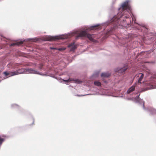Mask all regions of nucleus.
Segmentation results:
<instances>
[{
    "mask_svg": "<svg viewBox=\"0 0 156 156\" xmlns=\"http://www.w3.org/2000/svg\"><path fill=\"white\" fill-rule=\"evenodd\" d=\"M119 10L120 12H122L121 13L118 12L117 16H115L112 19V22L114 23L117 27L119 26L120 25L122 27H125L127 23L125 22V20L122 19V18H128L129 17V16L124 14V11H126L129 12L131 11V7L128 2L126 1L123 3Z\"/></svg>",
    "mask_w": 156,
    "mask_h": 156,
    "instance_id": "nucleus-1",
    "label": "nucleus"
},
{
    "mask_svg": "<svg viewBox=\"0 0 156 156\" xmlns=\"http://www.w3.org/2000/svg\"><path fill=\"white\" fill-rule=\"evenodd\" d=\"M93 34H88L86 31H82L78 34L76 38H78L79 37H87L90 41L95 42L96 40L93 38Z\"/></svg>",
    "mask_w": 156,
    "mask_h": 156,
    "instance_id": "nucleus-2",
    "label": "nucleus"
},
{
    "mask_svg": "<svg viewBox=\"0 0 156 156\" xmlns=\"http://www.w3.org/2000/svg\"><path fill=\"white\" fill-rule=\"evenodd\" d=\"M24 71V70H23V69H19L18 70H16L15 71L10 72L9 73H8L5 72H4V73L6 76H10L22 73H23Z\"/></svg>",
    "mask_w": 156,
    "mask_h": 156,
    "instance_id": "nucleus-3",
    "label": "nucleus"
},
{
    "mask_svg": "<svg viewBox=\"0 0 156 156\" xmlns=\"http://www.w3.org/2000/svg\"><path fill=\"white\" fill-rule=\"evenodd\" d=\"M62 37L58 36L52 37L51 36H46L44 40L47 41H51L55 40L56 39H63Z\"/></svg>",
    "mask_w": 156,
    "mask_h": 156,
    "instance_id": "nucleus-4",
    "label": "nucleus"
},
{
    "mask_svg": "<svg viewBox=\"0 0 156 156\" xmlns=\"http://www.w3.org/2000/svg\"><path fill=\"white\" fill-rule=\"evenodd\" d=\"M127 69V66H124L122 68H117L115 70L116 72H118L119 73H122L125 72Z\"/></svg>",
    "mask_w": 156,
    "mask_h": 156,
    "instance_id": "nucleus-5",
    "label": "nucleus"
},
{
    "mask_svg": "<svg viewBox=\"0 0 156 156\" xmlns=\"http://www.w3.org/2000/svg\"><path fill=\"white\" fill-rule=\"evenodd\" d=\"M68 47L70 48V51H73L77 48V46L75 44L74 42L70 44Z\"/></svg>",
    "mask_w": 156,
    "mask_h": 156,
    "instance_id": "nucleus-6",
    "label": "nucleus"
},
{
    "mask_svg": "<svg viewBox=\"0 0 156 156\" xmlns=\"http://www.w3.org/2000/svg\"><path fill=\"white\" fill-rule=\"evenodd\" d=\"M26 72L30 73H37V71L32 69H26Z\"/></svg>",
    "mask_w": 156,
    "mask_h": 156,
    "instance_id": "nucleus-7",
    "label": "nucleus"
},
{
    "mask_svg": "<svg viewBox=\"0 0 156 156\" xmlns=\"http://www.w3.org/2000/svg\"><path fill=\"white\" fill-rule=\"evenodd\" d=\"M135 86L134 85L132 87H130L129 89L127 91V93L128 94H129L131 92L135 90Z\"/></svg>",
    "mask_w": 156,
    "mask_h": 156,
    "instance_id": "nucleus-8",
    "label": "nucleus"
},
{
    "mask_svg": "<svg viewBox=\"0 0 156 156\" xmlns=\"http://www.w3.org/2000/svg\"><path fill=\"white\" fill-rule=\"evenodd\" d=\"M110 75V74L108 73H102L101 74V76L102 77H108Z\"/></svg>",
    "mask_w": 156,
    "mask_h": 156,
    "instance_id": "nucleus-9",
    "label": "nucleus"
},
{
    "mask_svg": "<svg viewBox=\"0 0 156 156\" xmlns=\"http://www.w3.org/2000/svg\"><path fill=\"white\" fill-rule=\"evenodd\" d=\"M23 43V41H20V42H18L15 43H13L10 44V46H13L15 45H19Z\"/></svg>",
    "mask_w": 156,
    "mask_h": 156,
    "instance_id": "nucleus-10",
    "label": "nucleus"
},
{
    "mask_svg": "<svg viewBox=\"0 0 156 156\" xmlns=\"http://www.w3.org/2000/svg\"><path fill=\"white\" fill-rule=\"evenodd\" d=\"M139 74L141 75V76L138 80V82L139 83H141L140 82L141 81L143 77H144V74H143L142 73H139Z\"/></svg>",
    "mask_w": 156,
    "mask_h": 156,
    "instance_id": "nucleus-11",
    "label": "nucleus"
},
{
    "mask_svg": "<svg viewBox=\"0 0 156 156\" xmlns=\"http://www.w3.org/2000/svg\"><path fill=\"white\" fill-rule=\"evenodd\" d=\"M12 107L14 108H16L18 109H19L20 108V107L19 106L16 104L13 105H12Z\"/></svg>",
    "mask_w": 156,
    "mask_h": 156,
    "instance_id": "nucleus-12",
    "label": "nucleus"
},
{
    "mask_svg": "<svg viewBox=\"0 0 156 156\" xmlns=\"http://www.w3.org/2000/svg\"><path fill=\"white\" fill-rule=\"evenodd\" d=\"M94 83L95 85L98 86H100L101 85V83L98 81H95Z\"/></svg>",
    "mask_w": 156,
    "mask_h": 156,
    "instance_id": "nucleus-13",
    "label": "nucleus"
},
{
    "mask_svg": "<svg viewBox=\"0 0 156 156\" xmlns=\"http://www.w3.org/2000/svg\"><path fill=\"white\" fill-rule=\"evenodd\" d=\"M5 140L4 139L2 138L0 136V146L3 143Z\"/></svg>",
    "mask_w": 156,
    "mask_h": 156,
    "instance_id": "nucleus-14",
    "label": "nucleus"
},
{
    "mask_svg": "<svg viewBox=\"0 0 156 156\" xmlns=\"http://www.w3.org/2000/svg\"><path fill=\"white\" fill-rule=\"evenodd\" d=\"M76 82L79 83H82V81L80 80H76Z\"/></svg>",
    "mask_w": 156,
    "mask_h": 156,
    "instance_id": "nucleus-15",
    "label": "nucleus"
},
{
    "mask_svg": "<svg viewBox=\"0 0 156 156\" xmlns=\"http://www.w3.org/2000/svg\"><path fill=\"white\" fill-rule=\"evenodd\" d=\"M58 49L59 51H62V50H65V48H59L58 49Z\"/></svg>",
    "mask_w": 156,
    "mask_h": 156,
    "instance_id": "nucleus-16",
    "label": "nucleus"
},
{
    "mask_svg": "<svg viewBox=\"0 0 156 156\" xmlns=\"http://www.w3.org/2000/svg\"><path fill=\"white\" fill-rule=\"evenodd\" d=\"M98 26V25H95L94 26H92V27L93 28V29H94V28H95L96 27H97Z\"/></svg>",
    "mask_w": 156,
    "mask_h": 156,
    "instance_id": "nucleus-17",
    "label": "nucleus"
},
{
    "mask_svg": "<svg viewBox=\"0 0 156 156\" xmlns=\"http://www.w3.org/2000/svg\"><path fill=\"white\" fill-rule=\"evenodd\" d=\"M131 17H132V19L133 20V19L135 18L134 16H133V15L132 14V16H131Z\"/></svg>",
    "mask_w": 156,
    "mask_h": 156,
    "instance_id": "nucleus-18",
    "label": "nucleus"
},
{
    "mask_svg": "<svg viewBox=\"0 0 156 156\" xmlns=\"http://www.w3.org/2000/svg\"><path fill=\"white\" fill-rule=\"evenodd\" d=\"M153 111L154 113H156V110L153 109Z\"/></svg>",
    "mask_w": 156,
    "mask_h": 156,
    "instance_id": "nucleus-19",
    "label": "nucleus"
},
{
    "mask_svg": "<svg viewBox=\"0 0 156 156\" xmlns=\"http://www.w3.org/2000/svg\"><path fill=\"white\" fill-rule=\"evenodd\" d=\"M67 82H68L69 81V80H67L66 81Z\"/></svg>",
    "mask_w": 156,
    "mask_h": 156,
    "instance_id": "nucleus-20",
    "label": "nucleus"
},
{
    "mask_svg": "<svg viewBox=\"0 0 156 156\" xmlns=\"http://www.w3.org/2000/svg\"><path fill=\"white\" fill-rule=\"evenodd\" d=\"M51 49H57L55 48H51Z\"/></svg>",
    "mask_w": 156,
    "mask_h": 156,
    "instance_id": "nucleus-21",
    "label": "nucleus"
}]
</instances>
